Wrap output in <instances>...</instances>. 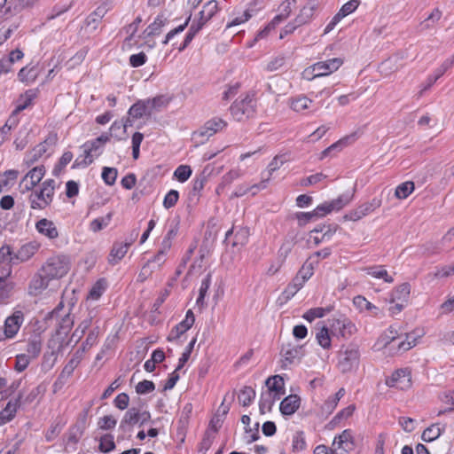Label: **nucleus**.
<instances>
[{
    "label": "nucleus",
    "mask_w": 454,
    "mask_h": 454,
    "mask_svg": "<svg viewBox=\"0 0 454 454\" xmlns=\"http://www.w3.org/2000/svg\"><path fill=\"white\" fill-rule=\"evenodd\" d=\"M218 11L219 7L216 0H210L203 5L202 10L199 13V20H194L192 21L183 44L178 48L179 51H184L191 43L199 31L217 13Z\"/></svg>",
    "instance_id": "nucleus-1"
},
{
    "label": "nucleus",
    "mask_w": 454,
    "mask_h": 454,
    "mask_svg": "<svg viewBox=\"0 0 454 454\" xmlns=\"http://www.w3.org/2000/svg\"><path fill=\"white\" fill-rule=\"evenodd\" d=\"M40 248V244L36 241H30L22 245L17 252H13L10 246H3L0 248V258L4 262L12 264H19L27 262L31 259Z\"/></svg>",
    "instance_id": "nucleus-2"
},
{
    "label": "nucleus",
    "mask_w": 454,
    "mask_h": 454,
    "mask_svg": "<svg viewBox=\"0 0 454 454\" xmlns=\"http://www.w3.org/2000/svg\"><path fill=\"white\" fill-rule=\"evenodd\" d=\"M112 134L103 133L98 137L93 140L87 141L82 145L83 149V159L80 160L78 157L73 165V168L82 167L86 168L90 165L94 159L98 157L103 152L105 144L110 141Z\"/></svg>",
    "instance_id": "nucleus-3"
},
{
    "label": "nucleus",
    "mask_w": 454,
    "mask_h": 454,
    "mask_svg": "<svg viewBox=\"0 0 454 454\" xmlns=\"http://www.w3.org/2000/svg\"><path fill=\"white\" fill-rule=\"evenodd\" d=\"M70 259L65 254L51 256L39 269L51 281L65 277L70 270Z\"/></svg>",
    "instance_id": "nucleus-4"
},
{
    "label": "nucleus",
    "mask_w": 454,
    "mask_h": 454,
    "mask_svg": "<svg viewBox=\"0 0 454 454\" xmlns=\"http://www.w3.org/2000/svg\"><path fill=\"white\" fill-rule=\"evenodd\" d=\"M360 348L356 343H349L339 351L338 368L342 373L356 371L360 364Z\"/></svg>",
    "instance_id": "nucleus-5"
},
{
    "label": "nucleus",
    "mask_w": 454,
    "mask_h": 454,
    "mask_svg": "<svg viewBox=\"0 0 454 454\" xmlns=\"http://www.w3.org/2000/svg\"><path fill=\"white\" fill-rule=\"evenodd\" d=\"M55 192V181L53 179L45 180L40 189L34 190L28 196L30 207L33 209H44L53 200Z\"/></svg>",
    "instance_id": "nucleus-6"
},
{
    "label": "nucleus",
    "mask_w": 454,
    "mask_h": 454,
    "mask_svg": "<svg viewBox=\"0 0 454 454\" xmlns=\"http://www.w3.org/2000/svg\"><path fill=\"white\" fill-rule=\"evenodd\" d=\"M343 64L340 58H333L325 61H319L305 69L303 74L308 80L326 76L337 71Z\"/></svg>",
    "instance_id": "nucleus-7"
},
{
    "label": "nucleus",
    "mask_w": 454,
    "mask_h": 454,
    "mask_svg": "<svg viewBox=\"0 0 454 454\" xmlns=\"http://www.w3.org/2000/svg\"><path fill=\"white\" fill-rule=\"evenodd\" d=\"M254 93H248L240 100H236L231 106V115L239 121L251 117L254 113Z\"/></svg>",
    "instance_id": "nucleus-8"
},
{
    "label": "nucleus",
    "mask_w": 454,
    "mask_h": 454,
    "mask_svg": "<svg viewBox=\"0 0 454 454\" xmlns=\"http://www.w3.org/2000/svg\"><path fill=\"white\" fill-rule=\"evenodd\" d=\"M225 121L219 117H214L208 120L202 127L193 132V139L198 143H204L216 132L223 130L226 127Z\"/></svg>",
    "instance_id": "nucleus-9"
},
{
    "label": "nucleus",
    "mask_w": 454,
    "mask_h": 454,
    "mask_svg": "<svg viewBox=\"0 0 454 454\" xmlns=\"http://www.w3.org/2000/svg\"><path fill=\"white\" fill-rule=\"evenodd\" d=\"M329 323L332 333L343 339L350 338L356 332L355 324L344 315H339L329 319Z\"/></svg>",
    "instance_id": "nucleus-10"
},
{
    "label": "nucleus",
    "mask_w": 454,
    "mask_h": 454,
    "mask_svg": "<svg viewBox=\"0 0 454 454\" xmlns=\"http://www.w3.org/2000/svg\"><path fill=\"white\" fill-rule=\"evenodd\" d=\"M352 199L353 195H349L348 193L341 194L337 199H334L331 201H325L318 205L314 209V215H316L317 218H319L330 214L333 211H339L349 204Z\"/></svg>",
    "instance_id": "nucleus-11"
},
{
    "label": "nucleus",
    "mask_w": 454,
    "mask_h": 454,
    "mask_svg": "<svg viewBox=\"0 0 454 454\" xmlns=\"http://www.w3.org/2000/svg\"><path fill=\"white\" fill-rule=\"evenodd\" d=\"M406 59L405 51H398L388 59H385L379 66L380 74L388 76L403 67V60Z\"/></svg>",
    "instance_id": "nucleus-12"
},
{
    "label": "nucleus",
    "mask_w": 454,
    "mask_h": 454,
    "mask_svg": "<svg viewBox=\"0 0 454 454\" xmlns=\"http://www.w3.org/2000/svg\"><path fill=\"white\" fill-rule=\"evenodd\" d=\"M386 384L390 387H396L401 390L407 389L411 385V372L408 369L396 370L391 377L386 380Z\"/></svg>",
    "instance_id": "nucleus-13"
},
{
    "label": "nucleus",
    "mask_w": 454,
    "mask_h": 454,
    "mask_svg": "<svg viewBox=\"0 0 454 454\" xmlns=\"http://www.w3.org/2000/svg\"><path fill=\"white\" fill-rule=\"evenodd\" d=\"M22 322L23 313L20 310L15 311L5 319L4 332H2L3 336L8 339L13 338L19 332Z\"/></svg>",
    "instance_id": "nucleus-14"
},
{
    "label": "nucleus",
    "mask_w": 454,
    "mask_h": 454,
    "mask_svg": "<svg viewBox=\"0 0 454 454\" xmlns=\"http://www.w3.org/2000/svg\"><path fill=\"white\" fill-rule=\"evenodd\" d=\"M282 368L286 369L288 365L300 362L304 356L302 346L287 345L282 348Z\"/></svg>",
    "instance_id": "nucleus-15"
},
{
    "label": "nucleus",
    "mask_w": 454,
    "mask_h": 454,
    "mask_svg": "<svg viewBox=\"0 0 454 454\" xmlns=\"http://www.w3.org/2000/svg\"><path fill=\"white\" fill-rule=\"evenodd\" d=\"M51 280L39 270L29 282L27 293L31 296L41 294L49 286Z\"/></svg>",
    "instance_id": "nucleus-16"
},
{
    "label": "nucleus",
    "mask_w": 454,
    "mask_h": 454,
    "mask_svg": "<svg viewBox=\"0 0 454 454\" xmlns=\"http://www.w3.org/2000/svg\"><path fill=\"white\" fill-rule=\"evenodd\" d=\"M195 317L192 309L186 312L185 318L172 329L168 340H174L178 339L183 333L188 331L194 324Z\"/></svg>",
    "instance_id": "nucleus-17"
},
{
    "label": "nucleus",
    "mask_w": 454,
    "mask_h": 454,
    "mask_svg": "<svg viewBox=\"0 0 454 454\" xmlns=\"http://www.w3.org/2000/svg\"><path fill=\"white\" fill-rule=\"evenodd\" d=\"M130 245L131 242H114L108 255V262L113 265L118 263L125 256Z\"/></svg>",
    "instance_id": "nucleus-18"
},
{
    "label": "nucleus",
    "mask_w": 454,
    "mask_h": 454,
    "mask_svg": "<svg viewBox=\"0 0 454 454\" xmlns=\"http://www.w3.org/2000/svg\"><path fill=\"white\" fill-rule=\"evenodd\" d=\"M36 231L50 239H55L59 237V231L54 223L47 218L40 219L35 223Z\"/></svg>",
    "instance_id": "nucleus-19"
},
{
    "label": "nucleus",
    "mask_w": 454,
    "mask_h": 454,
    "mask_svg": "<svg viewBox=\"0 0 454 454\" xmlns=\"http://www.w3.org/2000/svg\"><path fill=\"white\" fill-rule=\"evenodd\" d=\"M45 174V168L43 165L33 168L30 171H28L26 176L21 180V184L27 182L29 179V184H25V189L29 191L33 189L43 177Z\"/></svg>",
    "instance_id": "nucleus-20"
},
{
    "label": "nucleus",
    "mask_w": 454,
    "mask_h": 454,
    "mask_svg": "<svg viewBox=\"0 0 454 454\" xmlns=\"http://www.w3.org/2000/svg\"><path fill=\"white\" fill-rule=\"evenodd\" d=\"M301 398L297 395H289L280 403L279 410L283 415H292L300 407Z\"/></svg>",
    "instance_id": "nucleus-21"
},
{
    "label": "nucleus",
    "mask_w": 454,
    "mask_h": 454,
    "mask_svg": "<svg viewBox=\"0 0 454 454\" xmlns=\"http://www.w3.org/2000/svg\"><path fill=\"white\" fill-rule=\"evenodd\" d=\"M21 399V394L14 401H9L6 406L0 411V426H3L10 422L16 415L20 401Z\"/></svg>",
    "instance_id": "nucleus-22"
},
{
    "label": "nucleus",
    "mask_w": 454,
    "mask_h": 454,
    "mask_svg": "<svg viewBox=\"0 0 454 454\" xmlns=\"http://www.w3.org/2000/svg\"><path fill=\"white\" fill-rule=\"evenodd\" d=\"M82 353L77 350L68 363L64 366L59 373V381L66 383L67 380L73 374L74 369L79 365L82 360Z\"/></svg>",
    "instance_id": "nucleus-23"
},
{
    "label": "nucleus",
    "mask_w": 454,
    "mask_h": 454,
    "mask_svg": "<svg viewBox=\"0 0 454 454\" xmlns=\"http://www.w3.org/2000/svg\"><path fill=\"white\" fill-rule=\"evenodd\" d=\"M265 384L268 387L267 392L274 393L278 395L279 398L285 394V382L282 376L274 375L269 377Z\"/></svg>",
    "instance_id": "nucleus-24"
},
{
    "label": "nucleus",
    "mask_w": 454,
    "mask_h": 454,
    "mask_svg": "<svg viewBox=\"0 0 454 454\" xmlns=\"http://www.w3.org/2000/svg\"><path fill=\"white\" fill-rule=\"evenodd\" d=\"M284 162L285 160H283L279 156H275L268 165L267 177H263L261 183L254 184L253 187L265 189L272 174L278 170L284 164Z\"/></svg>",
    "instance_id": "nucleus-25"
},
{
    "label": "nucleus",
    "mask_w": 454,
    "mask_h": 454,
    "mask_svg": "<svg viewBox=\"0 0 454 454\" xmlns=\"http://www.w3.org/2000/svg\"><path fill=\"white\" fill-rule=\"evenodd\" d=\"M19 171L15 169L6 170L0 176V192H7L12 187L18 178Z\"/></svg>",
    "instance_id": "nucleus-26"
},
{
    "label": "nucleus",
    "mask_w": 454,
    "mask_h": 454,
    "mask_svg": "<svg viewBox=\"0 0 454 454\" xmlns=\"http://www.w3.org/2000/svg\"><path fill=\"white\" fill-rule=\"evenodd\" d=\"M301 272L292 280L285 290L287 298L294 296L305 284V282L312 276L309 272L308 276H300Z\"/></svg>",
    "instance_id": "nucleus-27"
},
{
    "label": "nucleus",
    "mask_w": 454,
    "mask_h": 454,
    "mask_svg": "<svg viewBox=\"0 0 454 454\" xmlns=\"http://www.w3.org/2000/svg\"><path fill=\"white\" fill-rule=\"evenodd\" d=\"M166 19L162 15L157 16L154 21L150 24L143 32L142 37L146 39L148 37L159 35L162 27L165 25Z\"/></svg>",
    "instance_id": "nucleus-28"
},
{
    "label": "nucleus",
    "mask_w": 454,
    "mask_h": 454,
    "mask_svg": "<svg viewBox=\"0 0 454 454\" xmlns=\"http://www.w3.org/2000/svg\"><path fill=\"white\" fill-rule=\"evenodd\" d=\"M278 395L271 392H264L261 395L259 409L262 414L270 411L276 400H278Z\"/></svg>",
    "instance_id": "nucleus-29"
},
{
    "label": "nucleus",
    "mask_w": 454,
    "mask_h": 454,
    "mask_svg": "<svg viewBox=\"0 0 454 454\" xmlns=\"http://www.w3.org/2000/svg\"><path fill=\"white\" fill-rule=\"evenodd\" d=\"M48 148L45 144H38L25 157V163L29 167L36 162L46 152Z\"/></svg>",
    "instance_id": "nucleus-30"
},
{
    "label": "nucleus",
    "mask_w": 454,
    "mask_h": 454,
    "mask_svg": "<svg viewBox=\"0 0 454 454\" xmlns=\"http://www.w3.org/2000/svg\"><path fill=\"white\" fill-rule=\"evenodd\" d=\"M106 12L107 8L106 5L98 6L91 14L88 16L86 19V25L88 27H91L93 29H96Z\"/></svg>",
    "instance_id": "nucleus-31"
},
{
    "label": "nucleus",
    "mask_w": 454,
    "mask_h": 454,
    "mask_svg": "<svg viewBox=\"0 0 454 454\" xmlns=\"http://www.w3.org/2000/svg\"><path fill=\"white\" fill-rule=\"evenodd\" d=\"M290 107L297 112L301 113L310 107L312 105V100L307 98L306 96H298L295 98H292L290 99Z\"/></svg>",
    "instance_id": "nucleus-32"
},
{
    "label": "nucleus",
    "mask_w": 454,
    "mask_h": 454,
    "mask_svg": "<svg viewBox=\"0 0 454 454\" xmlns=\"http://www.w3.org/2000/svg\"><path fill=\"white\" fill-rule=\"evenodd\" d=\"M149 106L146 103V101H137L135 103L129 110V115L132 119H139L142 118L144 115H150L151 112L148 111Z\"/></svg>",
    "instance_id": "nucleus-33"
},
{
    "label": "nucleus",
    "mask_w": 454,
    "mask_h": 454,
    "mask_svg": "<svg viewBox=\"0 0 454 454\" xmlns=\"http://www.w3.org/2000/svg\"><path fill=\"white\" fill-rule=\"evenodd\" d=\"M139 410L136 407L129 408L124 414L123 419L121 421L120 428L124 430L125 427L133 426L139 422Z\"/></svg>",
    "instance_id": "nucleus-34"
},
{
    "label": "nucleus",
    "mask_w": 454,
    "mask_h": 454,
    "mask_svg": "<svg viewBox=\"0 0 454 454\" xmlns=\"http://www.w3.org/2000/svg\"><path fill=\"white\" fill-rule=\"evenodd\" d=\"M442 12L439 8H434L431 13L420 23L423 30L432 29L441 20Z\"/></svg>",
    "instance_id": "nucleus-35"
},
{
    "label": "nucleus",
    "mask_w": 454,
    "mask_h": 454,
    "mask_svg": "<svg viewBox=\"0 0 454 454\" xmlns=\"http://www.w3.org/2000/svg\"><path fill=\"white\" fill-rule=\"evenodd\" d=\"M257 4V1L254 0L253 3H250L249 7L244 11L242 16L236 17L231 22L228 23L226 27L230 28L231 27L242 24L247 21L256 12V9L254 8Z\"/></svg>",
    "instance_id": "nucleus-36"
},
{
    "label": "nucleus",
    "mask_w": 454,
    "mask_h": 454,
    "mask_svg": "<svg viewBox=\"0 0 454 454\" xmlns=\"http://www.w3.org/2000/svg\"><path fill=\"white\" fill-rule=\"evenodd\" d=\"M36 93L35 90H27L23 95H21L18 100V105L16 106L13 114H18L23 110H25L28 106L31 105L33 99L35 98Z\"/></svg>",
    "instance_id": "nucleus-37"
},
{
    "label": "nucleus",
    "mask_w": 454,
    "mask_h": 454,
    "mask_svg": "<svg viewBox=\"0 0 454 454\" xmlns=\"http://www.w3.org/2000/svg\"><path fill=\"white\" fill-rule=\"evenodd\" d=\"M38 72L35 67H29L28 66L21 68L18 74L20 82L29 84L35 81Z\"/></svg>",
    "instance_id": "nucleus-38"
},
{
    "label": "nucleus",
    "mask_w": 454,
    "mask_h": 454,
    "mask_svg": "<svg viewBox=\"0 0 454 454\" xmlns=\"http://www.w3.org/2000/svg\"><path fill=\"white\" fill-rule=\"evenodd\" d=\"M333 309V306H328L326 308H320V307L313 308V309H309L306 313H304L302 317L309 322H312L316 318H321V317H325L327 313L331 312Z\"/></svg>",
    "instance_id": "nucleus-39"
},
{
    "label": "nucleus",
    "mask_w": 454,
    "mask_h": 454,
    "mask_svg": "<svg viewBox=\"0 0 454 454\" xmlns=\"http://www.w3.org/2000/svg\"><path fill=\"white\" fill-rule=\"evenodd\" d=\"M366 273L375 278H383L387 283H392L394 281L393 278L388 275L387 270L381 265L373 266L364 269Z\"/></svg>",
    "instance_id": "nucleus-40"
},
{
    "label": "nucleus",
    "mask_w": 454,
    "mask_h": 454,
    "mask_svg": "<svg viewBox=\"0 0 454 454\" xmlns=\"http://www.w3.org/2000/svg\"><path fill=\"white\" fill-rule=\"evenodd\" d=\"M242 176L240 169H231L222 177V182L216 188V192L219 194L225 186L230 185L233 181Z\"/></svg>",
    "instance_id": "nucleus-41"
},
{
    "label": "nucleus",
    "mask_w": 454,
    "mask_h": 454,
    "mask_svg": "<svg viewBox=\"0 0 454 454\" xmlns=\"http://www.w3.org/2000/svg\"><path fill=\"white\" fill-rule=\"evenodd\" d=\"M415 185L411 181L400 184L395 191V196L399 200H404L414 191Z\"/></svg>",
    "instance_id": "nucleus-42"
},
{
    "label": "nucleus",
    "mask_w": 454,
    "mask_h": 454,
    "mask_svg": "<svg viewBox=\"0 0 454 454\" xmlns=\"http://www.w3.org/2000/svg\"><path fill=\"white\" fill-rule=\"evenodd\" d=\"M411 293V286L408 283H403L398 286L392 293L391 301L395 300L406 301Z\"/></svg>",
    "instance_id": "nucleus-43"
},
{
    "label": "nucleus",
    "mask_w": 454,
    "mask_h": 454,
    "mask_svg": "<svg viewBox=\"0 0 454 454\" xmlns=\"http://www.w3.org/2000/svg\"><path fill=\"white\" fill-rule=\"evenodd\" d=\"M211 273H207V275L202 279L201 285L199 290V297L197 298L196 304L200 307L205 306V296L207 293V290L211 285Z\"/></svg>",
    "instance_id": "nucleus-44"
},
{
    "label": "nucleus",
    "mask_w": 454,
    "mask_h": 454,
    "mask_svg": "<svg viewBox=\"0 0 454 454\" xmlns=\"http://www.w3.org/2000/svg\"><path fill=\"white\" fill-rule=\"evenodd\" d=\"M316 340L324 349H329L332 347L329 328L323 326L316 334Z\"/></svg>",
    "instance_id": "nucleus-45"
},
{
    "label": "nucleus",
    "mask_w": 454,
    "mask_h": 454,
    "mask_svg": "<svg viewBox=\"0 0 454 454\" xmlns=\"http://www.w3.org/2000/svg\"><path fill=\"white\" fill-rule=\"evenodd\" d=\"M442 434V429L439 425L434 424L426 428L421 435V438L424 442H433L436 440Z\"/></svg>",
    "instance_id": "nucleus-46"
},
{
    "label": "nucleus",
    "mask_w": 454,
    "mask_h": 454,
    "mask_svg": "<svg viewBox=\"0 0 454 454\" xmlns=\"http://www.w3.org/2000/svg\"><path fill=\"white\" fill-rule=\"evenodd\" d=\"M353 303L360 311H364V310L372 311V310H374V312H373L374 315L378 314L379 309L376 306H374L372 303L368 301L362 295L356 296L353 299Z\"/></svg>",
    "instance_id": "nucleus-47"
},
{
    "label": "nucleus",
    "mask_w": 454,
    "mask_h": 454,
    "mask_svg": "<svg viewBox=\"0 0 454 454\" xmlns=\"http://www.w3.org/2000/svg\"><path fill=\"white\" fill-rule=\"evenodd\" d=\"M42 349V342L41 340L35 337L33 339H29L27 345V356H29L30 358H35L39 356Z\"/></svg>",
    "instance_id": "nucleus-48"
},
{
    "label": "nucleus",
    "mask_w": 454,
    "mask_h": 454,
    "mask_svg": "<svg viewBox=\"0 0 454 454\" xmlns=\"http://www.w3.org/2000/svg\"><path fill=\"white\" fill-rule=\"evenodd\" d=\"M112 216L113 213H108L104 217H98L94 219L90 224V231H92L93 232H98L102 229L106 228L110 223Z\"/></svg>",
    "instance_id": "nucleus-49"
},
{
    "label": "nucleus",
    "mask_w": 454,
    "mask_h": 454,
    "mask_svg": "<svg viewBox=\"0 0 454 454\" xmlns=\"http://www.w3.org/2000/svg\"><path fill=\"white\" fill-rule=\"evenodd\" d=\"M255 397V391L251 387H245L240 390L238 399L243 406H248Z\"/></svg>",
    "instance_id": "nucleus-50"
},
{
    "label": "nucleus",
    "mask_w": 454,
    "mask_h": 454,
    "mask_svg": "<svg viewBox=\"0 0 454 454\" xmlns=\"http://www.w3.org/2000/svg\"><path fill=\"white\" fill-rule=\"evenodd\" d=\"M352 436L349 430H344L339 436L334 438L333 445H338V448L347 449L349 448V444H352L351 442Z\"/></svg>",
    "instance_id": "nucleus-51"
},
{
    "label": "nucleus",
    "mask_w": 454,
    "mask_h": 454,
    "mask_svg": "<svg viewBox=\"0 0 454 454\" xmlns=\"http://www.w3.org/2000/svg\"><path fill=\"white\" fill-rule=\"evenodd\" d=\"M249 235L250 231L248 228H239L234 234L232 247L244 246L248 241Z\"/></svg>",
    "instance_id": "nucleus-52"
},
{
    "label": "nucleus",
    "mask_w": 454,
    "mask_h": 454,
    "mask_svg": "<svg viewBox=\"0 0 454 454\" xmlns=\"http://www.w3.org/2000/svg\"><path fill=\"white\" fill-rule=\"evenodd\" d=\"M105 290H106L105 280L104 279L98 280L90 288L89 294H88V299H91L94 301L99 299L101 297V295L103 294V293L105 292Z\"/></svg>",
    "instance_id": "nucleus-53"
},
{
    "label": "nucleus",
    "mask_w": 454,
    "mask_h": 454,
    "mask_svg": "<svg viewBox=\"0 0 454 454\" xmlns=\"http://www.w3.org/2000/svg\"><path fill=\"white\" fill-rule=\"evenodd\" d=\"M98 449L103 453H108L115 449L114 436L110 434H105L100 438Z\"/></svg>",
    "instance_id": "nucleus-54"
},
{
    "label": "nucleus",
    "mask_w": 454,
    "mask_h": 454,
    "mask_svg": "<svg viewBox=\"0 0 454 454\" xmlns=\"http://www.w3.org/2000/svg\"><path fill=\"white\" fill-rule=\"evenodd\" d=\"M382 204L381 198L375 197L371 201L364 202L359 206L364 216L372 213L379 208Z\"/></svg>",
    "instance_id": "nucleus-55"
},
{
    "label": "nucleus",
    "mask_w": 454,
    "mask_h": 454,
    "mask_svg": "<svg viewBox=\"0 0 454 454\" xmlns=\"http://www.w3.org/2000/svg\"><path fill=\"white\" fill-rule=\"evenodd\" d=\"M117 169L115 168L104 167L102 169V179L107 185L114 184L117 178Z\"/></svg>",
    "instance_id": "nucleus-56"
},
{
    "label": "nucleus",
    "mask_w": 454,
    "mask_h": 454,
    "mask_svg": "<svg viewBox=\"0 0 454 454\" xmlns=\"http://www.w3.org/2000/svg\"><path fill=\"white\" fill-rule=\"evenodd\" d=\"M348 142V137H344L333 143L321 153L320 159L322 160L325 157L328 156L333 151H341L345 146H347Z\"/></svg>",
    "instance_id": "nucleus-57"
},
{
    "label": "nucleus",
    "mask_w": 454,
    "mask_h": 454,
    "mask_svg": "<svg viewBox=\"0 0 454 454\" xmlns=\"http://www.w3.org/2000/svg\"><path fill=\"white\" fill-rule=\"evenodd\" d=\"M192 168L188 165H180L174 172V176L181 183L187 181L192 175Z\"/></svg>",
    "instance_id": "nucleus-58"
},
{
    "label": "nucleus",
    "mask_w": 454,
    "mask_h": 454,
    "mask_svg": "<svg viewBox=\"0 0 454 454\" xmlns=\"http://www.w3.org/2000/svg\"><path fill=\"white\" fill-rule=\"evenodd\" d=\"M20 25V21H14L10 24L8 27L5 28L4 27L0 29V42L2 44L12 36V35L19 28Z\"/></svg>",
    "instance_id": "nucleus-59"
},
{
    "label": "nucleus",
    "mask_w": 454,
    "mask_h": 454,
    "mask_svg": "<svg viewBox=\"0 0 454 454\" xmlns=\"http://www.w3.org/2000/svg\"><path fill=\"white\" fill-rule=\"evenodd\" d=\"M294 4L295 0H286L285 2H283L281 5V12L275 17L276 20L281 22L282 20H286L292 12V9L294 6Z\"/></svg>",
    "instance_id": "nucleus-60"
},
{
    "label": "nucleus",
    "mask_w": 454,
    "mask_h": 454,
    "mask_svg": "<svg viewBox=\"0 0 454 454\" xmlns=\"http://www.w3.org/2000/svg\"><path fill=\"white\" fill-rule=\"evenodd\" d=\"M31 359L32 358H30L29 356H27L26 354L17 355L15 358L14 369L19 372L25 371L30 364Z\"/></svg>",
    "instance_id": "nucleus-61"
},
{
    "label": "nucleus",
    "mask_w": 454,
    "mask_h": 454,
    "mask_svg": "<svg viewBox=\"0 0 454 454\" xmlns=\"http://www.w3.org/2000/svg\"><path fill=\"white\" fill-rule=\"evenodd\" d=\"M98 328H94L93 330H91L85 341L82 343V349L80 350V353H82V355L83 354V352L87 349V348H91L94 344H96L97 342V340H98Z\"/></svg>",
    "instance_id": "nucleus-62"
},
{
    "label": "nucleus",
    "mask_w": 454,
    "mask_h": 454,
    "mask_svg": "<svg viewBox=\"0 0 454 454\" xmlns=\"http://www.w3.org/2000/svg\"><path fill=\"white\" fill-rule=\"evenodd\" d=\"M46 391V386L44 384H40L37 387L31 389L28 395L25 397L24 403H33L39 395H43Z\"/></svg>",
    "instance_id": "nucleus-63"
},
{
    "label": "nucleus",
    "mask_w": 454,
    "mask_h": 454,
    "mask_svg": "<svg viewBox=\"0 0 454 454\" xmlns=\"http://www.w3.org/2000/svg\"><path fill=\"white\" fill-rule=\"evenodd\" d=\"M117 420L111 415H106L99 419L98 425L102 430H110L115 427Z\"/></svg>",
    "instance_id": "nucleus-64"
}]
</instances>
